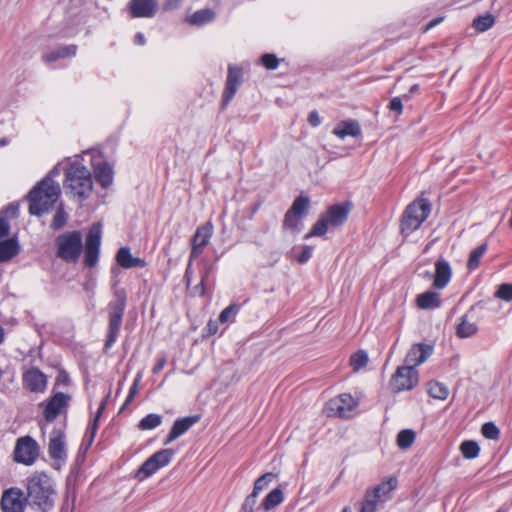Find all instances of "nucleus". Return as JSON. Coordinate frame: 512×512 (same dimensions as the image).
Returning <instances> with one entry per match:
<instances>
[{"mask_svg":"<svg viewBox=\"0 0 512 512\" xmlns=\"http://www.w3.org/2000/svg\"><path fill=\"white\" fill-rule=\"evenodd\" d=\"M26 498L28 504L41 512L53 509L56 490L51 477L46 472H34L26 479Z\"/></svg>","mask_w":512,"mask_h":512,"instance_id":"nucleus-1","label":"nucleus"},{"mask_svg":"<svg viewBox=\"0 0 512 512\" xmlns=\"http://www.w3.org/2000/svg\"><path fill=\"white\" fill-rule=\"evenodd\" d=\"M63 186L67 195L83 202L93 192L92 173L87 167L72 163L65 170Z\"/></svg>","mask_w":512,"mask_h":512,"instance_id":"nucleus-2","label":"nucleus"},{"mask_svg":"<svg viewBox=\"0 0 512 512\" xmlns=\"http://www.w3.org/2000/svg\"><path fill=\"white\" fill-rule=\"evenodd\" d=\"M60 187L51 179L41 180L29 193V213L42 216L49 212L60 197Z\"/></svg>","mask_w":512,"mask_h":512,"instance_id":"nucleus-3","label":"nucleus"},{"mask_svg":"<svg viewBox=\"0 0 512 512\" xmlns=\"http://www.w3.org/2000/svg\"><path fill=\"white\" fill-rule=\"evenodd\" d=\"M352 205L349 202L333 204L327 207L310 231L305 235V239L311 237L323 236L327 233L329 227H339L343 225L349 216Z\"/></svg>","mask_w":512,"mask_h":512,"instance_id":"nucleus-4","label":"nucleus"},{"mask_svg":"<svg viewBox=\"0 0 512 512\" xmlns=\"http://www.w3.org/2000/svg\"><path fill=\"white\" fill-rule=\"evenodd\" d=\"M431 213V204L427 198H417L404 210L400 220V231L405 237L412 234L423 224Z\"/></svg>","mask_w":512,"mask_h":512,"instance_id":"nucleus-5","label":"nucleus"},{"mask_svg":"<svg viewBox=\"0 0 512 512\" xmlns=\"http://www.w3.org/2000/svg\"><path fill=\"white\" fill-rule=\"evenodd\" d=\"M115 300L108 304V332L104 344V350L108 351L117 341L122 320L126 308L127 296L124 289H117L114 292Z\"/></svg>","mask_w":512,"mask_h":512,"instance_id":"nucleus-6","label":"nucleus"},{"mask_svg":"<svg viewBox=\"0 0 512 512\" xmlns=\"http://www.w3.org/2000/svg\"><path fill=\"white\" fill-rule=\"evenodd\" d=\"M56 256L66 263H77L82 251V234L78 230L68 231L57 236L55 240Z\"/></svg>","mask_w":512,"mask_h":512,"instance_id":"nucleus-7","label":"nucleus"},{"mask_svg":"<svg viewBox=\"0 0 512 512\" xmlns=\"http://www.w3.org/2000/svg\"><path fill=\"white\" fill-rule=\"evenodd\" d=\"M40 456V445L30 435L16 439L12 459L17 464L32 466Z\"/></svg>","mask_w":512,"mask_h":512,"instance_id":"nucleus-8","label":"nucleus"},{"mask_svg":"<svg viewBox=\"0 0 512 512\" xmlns=\"http://www.w3.org/2000/svg\"><path fill=\"white\" fill-rule=\"evenodd\" d=\"M311 207L310 198L304 194H300L295 198L291 207L286 211L282 223L284 230L298 232L302 224V220L308 214Z\"/></svg>","mask_w":512,"mask_h":512,"instance_id":"nucleus-9","label":"nucleus"},{"mask_svg":"<svg viewBox=\"0 0 512 512\" xmlns=\"http://www.w3.org/2000/svg\"><path fill=\"white\" fill-rule=\"evenodd\" d=\"M173 455L174 451L170 448L161 449L155 452L139 467L136 471L135 477L139 481H144L159 469L167 466L171 462Z\"/></svg>","mask_w":512,"mask_h":512,"instance_id":"nucleus-10","label":"nucleus"},{"mask_svg":"<svg viewBox=\"0 0 512 512\" xmlns=\"http://www.w3.org/2000/svg\"><path fill=\"white\" fill-rule=\"evenodd\" d=\"M212 235L213 224L211 222H206L196 229L191 242L190 261L185 271V279L187 281V285H190L191 283V261L192 259H195L202 254L203 249L208 245Z\"/></svg>","mask_w":512,"mask_h":512,"instance_id":"nucleus-11","label":"nucleus"},{"mask_svg":"<svg viewBox=\"0 0 512 512\" xmlns=\"http://www.w3.org/2000/svg\"><path fill=\"white\" fill-rule=\"evenodd\" d=\"M419 382L418 370L411 365L399 366L390 379V387L393 392L412 390Z\"/></svg>","mask_w":512,"mask_h":512,"instance_id":"nucleus-12","label":"nucleus"},{"mask_svg":"<svg viewBox=\"0 0 512 512\" xmlns=\"http://www.w3.org/2000/svg\"><path fill=\"white\" fill-rule=\"evenodd\" d=\"M358 406V401L350 393H342L331 398L325 405L328 417L348 418Z\"/></svg>","mask_w":512,"mask_h":512,"instance_id":"nucleus-13","label":"nucleus"},{"mask_svg":"<svg viewBox=\"0 0 512 512\" xmlns=\"http://www.w3.org/2000/svg\"><path fill=\"white\" fill-rule=\"evenodd\" d=\"M101 246V224L95 223L90 228L83 246L84 265L88 268L96 266L99 260Z\"/></svg>","mask_w":512,"mask_h":512,"instance_id":"nucleus-14","label":"nucleus"},{"mask_svg":"<svg viewBox=\"0 0 512 512\" xmlns=\"http://www.w3.org/2000/svg\"><path fill=\"white\" fill-rule=\"evenodd\" d=\"M27 498L24 497L23 491L18 487H10L3 491L0 506L2 512H24Z\"/></svg>","mask_w":512,"mask_h":512,"instance_id":"nucleus-15","label":"nucleus"},{"mask_svg":"<svg viewBox=\"0 0 512 512\" xmlns=\"http://www.w3.org/2000/svg\"><path fill=\"white\" fill-rule=\"evenodd\" d=\"M49 457L59 466L65 463L67 459L65 433L60 428H54L49 437L48 443Z\"/></svg>","mask_w":512,"mask_h":512,"instance_id":"nucleus-16","label":"nucleus"},{"mask_svg":"<svg viewBox=\"0 0 512 512\" xmlns=\"http://www.w3.org/2000/svg\"><path fill=\"white\" fill-rule=\"evenodd\" d=\"M243 82V69L238 66L230 65L222 94V108H225L235 96L238 87Z\"/></svg>","mask_w":512,"mask_h":512,"instance_id":"nucleus-17","label":"nucleus"},{"mask_svg":"<svg viewBox=\"0 0 512 512\" xmlns=\"http://www.w3.org/2000/svg\"><path fill=\"white\" fill-rule=\"evenodd\" d=\"M22 382L30 392L42 393L47 387V377L36 367H31L23 373Z\"/></svg>","mask_w":512,"mask_h":512,"instance_id":"nucleus-18","label":"nucleus"},{"mask_svg":"<svg viewBox=\"0 0 512 512\" xmlns=\"http://www.w3.org/2000/svg\"><path fill=\"white\" fill-rule=\"evenodd\" d=\"M433 353V347L424 343L413 344L405 356V363L417 367L424 363Z\"/></svg>","mask_w":512,"mask_h":512,"instance_id":"nucleus-19","label":"nucleus"},{"mask_svg":"<svg viewBox=\"0 0 512 512\" xmlns=\"http://www.w3.org/2000/svg\"><path fill=\"white\" fill-rule=\"evenodd\" d=\"M129 13L132 18L154 17L157 13V3L155 0H131Z\"/></svg>","mask_w":512,"mask_h":512,"instance_id":"nucleus-20","label":"nucleus"},{"mask_svg":"<svg viewBox=\"0 0 512 512\" xmlns=\"http://www.w3.org/2000/svg\"><path fill=\"white\" fill-rule=\"evenodd\" d=\"M453 272L447 260L440 257L435 262V273L433 277V287L436 289H444L450 282Z\"/></svg>","mask_w":512,"mask_h":512,"instance_id":"nucleus-21","label":"nucleus"},{"mask_svg":"<svg viewBox=\"0 0 512 512\" xmlns=\"http://www.w3.org/2000/svg\"><path fill=\"white\" fill-rule=\"evenodd\" d=\"M69 400V396L62 392L56 393L52 396L44 409V417L47 421H53L61 411L67 406Z\"/></svg>","mask_w":512,"mask_h":512,"instance_id":"nucleus-22","label":"nucleus"},{"mask_svg":"<svg viewBox=\"0 0 512 512\" xmlns=\"http://www.w3.org/2000/svg\"><path fill=\"white\" fill-rule=\"evenodd\" d=\"M198 420V416H187L177 419L174 422L170 432L168 433L164 444L167 445L179 438L181 435L186 433L195 423H197Z\"/></svg>","mask_w":512,"mask_h":512,"instance_id":"nucleus-23","label":"nucleus"},{"mask_svg":"<svg viewBox=\"0 0 512 512\" xmlns=\"http://www.w3.org/2000/svg\"><path fill=\"white\" fill-rule=\"evenodd\" d=\"M93 171L96 181L102 188L110 187L114 179L113 167L106 161L94 162Z\"/></svg>","mask_w":512,"mask_h":512,"instance_id":"nucleus-24","label":"nucleus"},{"mask_svg":"<svg viewBox=\"0 0 512 512\" xmlns=\"http://www.w3.org/2000/svg\"><path fill=\"white\" fill-rule=\"evenodd\" d=\"M116 261L118 265L124 269L135 267L143 268L147 265L146 261L139 257H134L131 254L129 247H121L116 254Z\"/></svg>","mask_w":512,"mask_h":512,"instance_id":"nucleus-25","label":"nucleus"},{"mask_svg":"<svg viewBox=\"0 0 512 512\" xmlns=\"http://www.w3.org/2000/svg\"><path fill=\"white\" fill-rule=\"evenodd\" d=\"M416 305L419 309L428 310L441 306L440 295L434 291H426L416 297Z\"/></svg>","mask_w":512,"mask_h":512,"instance_id":"nucleus-26","label":"nucleus"},{"mask_svg":"<svg viewBox=\"0 0 512 512\" xmlns=\"http://www.w3.org/2000/svg\"><path fill=\"white\" fill-rule=\"evenodd\" d=\"M333 134L340 139L347 136L357 137L361 134V129L356 121H341L333 130Z\"/></svg>","mask_w":512,"mask_h":512,"instance_id":"nucleus-27","label":"nucleus"},{"mask_svg":"<svg viewBox=\"0 0 512 512\" xmlns=\"http://www.w3.org/2000/svg\"><path fill=\"white\" fill-rule=\"evenodd\" d=\"M77 52V46L74 44L65 45L55 51H51L42 56V60L46 63L55 62L62 58H68L75 56Z\"/></svg>","mask_w":512,"mask_h":512,"instance_id":"nucleus-28","label":"nucleus"},{"mask_svg":"<svg viewBox=\"0 0 512 512\" xmlns=\"http://www.w3.org/2000/svg\"><path fill=\"white\" fill-rule=\"evenodd\" d=\"M284 501V493L283 490L279 487L271 490L261 502L259 509H263L264 511H270L276 508Z\"/></svg>","mask_w":512,"mask_h":512,"instance_id":"nucleus-29","label":"nucleus"},{"mask_svg":"<svg viewBox=\"0 0 512 512\" xmlns=\"http://www.w3.org/2000/svg\"><path fill=\"white\" fill-rule=\"evenodd\" d=\"M215 12L210 8L200 9L195 11L188 17V22L191 25L203 26L212 22L215 19Z\"/></svg>","mask_w":512,"mask_h":512,"instance_id":"nucleus-30","label":"nucleus"},{"mask_svg":"<svg viewBox=\"0 0 512 512\" xmlns=\"http://www.w3.org/2000/svg\"><path fill=\"white\" fill-rule=\"evenodd\" d=\"M19 253V245L13 238L0 242V262H6Z\"/></svg>","mask_w":512,"mask_h":512,"instance_id":"nucleus-31","label":"nucleus"},{"mask_svg":"<svg viewBox=\"0 0 512 512\" xmlns=\"http://www.w3.org/2000/svg\"><path fill=\"white\" fill-rule=\"evenodd\" d=\"M379 502H382V495H378L377 492L368 489L361 503L360 512H376Z\"/></svg>","mask_w":512,"mask_h":512,"instance_id":"nucleus-32","label":"nucleus"},{"mask_svg":"<svg viewBox=\"0 0 512 512\" xmlns=\"http://www.w3.org/2000/svg\"><path fill=\"white\" fill-rule=\"evenodd\" d=\"M478 327L474 322L468 319L467 315H463L460 319V323L457 325L456 334L460 338L471 337L476 334Z\"/></svg>","mask_w":512,"mask_h":512,"instance_id":"nucleus-33","label":"nucleus"},{"mask_svg":"<svg viewBox=\"0 0 512 512\" xmlns=\"http://www.w3.org/2000/svg\"><path fill=\"white\" fill-rule=\"evenodd\" d=\"M487 250H488V244L485 242L470 252L468 260H467V269L469 271H474L479 267L481 259L484 256V254L487 252Z\"/></svg>","mask_w":512,"mask_h":512,"instance_id":"nucleus-34","label":"nucleus"},{"mask_svg":"<svg viewBox=\"0 0 512 512\" xmlns=\"http://www.w3.org/2000/svg\"><path fill=\"white\" fill-rule=\"evenodd\" d=\"M398 480L395 476H390L383 480L381 483L376 485L372 490L377 492L378 495H382V501H385L386 497L397 488Z\"/></svg>","mask_w":512,"mask_h":512,"instance_id":"nucleus-35","label":"nucleus"},{"mask_svg":"<svg viewBox=\"0 0 512 512\" xmlns=\"http://www.w3.org/2000/svg\"><path fill=\"white\" fill-rule=\"evenodd\" d=\"M369 358L365 350H358L350 356L349 364L354 372H359L362 368L366 367Z\"/></svg>","mask_w":512,"mask_h":512,"instance_id":"nucleus-36","label":"nucleus"},{"mask_svg":"<svg viewBox=\"0 0 512 512\" xmlns=\"http://www.w3.org/2000/svg\"><path fill=\"white\" fill-rule=\"evenodd\" d=\"M162 423V416L155 413H150L143 417L137 427L139 430L146 431V430H152L160 426Z\"/></svg>","mask_w":512,"mask_h":512,"instance_id":"nucleus-37","label":"nucleus"},{"mask_svg":"<svg viewBox=\"0 0 512 512\" xmlns=\"http://www.w3.org/2000/svg\"><path fill=\"white\" fill-rule=\"evenodd\" d=\"M428 393L435 399L445 400L449 395V389L443 383L430 381L428 383Z\"/></svg>","mask_w":512,"mask_h":512,"instance_id":"nucleus-38","label":"nucleus"},{"mask_svg":"<svg viewBox=\"0 0 512 512\" xmlns=\"http://www.w3.org/2000/svg\"><path fill=\"white\" fill-rule=\"evenodd\" d=\"M495 23V17L488 13L480 15L473 20V28L478 32H485L489 30Z\"/></svg>","mask_w":512,"mask_h":512,"instance_id":"nucleus-39","label":"nucleus"},{"mask_svg":"<svg viewBox=\"0 0 512 512\" xmlns=\"http://www.w3.org/2000/svg\"><path fill=\"white\" fill-rule=\"evenodd\" d=\"M460 451L464 458L466 459H474L480 453V447L477 442L466 440L461 443Z\"/></svg>","mask_w":512,"mask_h":512,"instance_id":"nucleus-40","label":"nucleus"},{"mask_svg":"<svg viewBox=\"0 0 512 512\" xmlns=\"http://www.w3.org/2000/svg\"><path fill=\"white\" fill-rule=\"evenodd\" d=\"M415 433L412 430H402L397 435V445L400 449H408L415 442Z\"/></svg>","mask_w":512,"mask_h":512,"instance_id":"nucleus-41","label":"nucleus"},{"mask_svg":"<svg viewBox=\"0 0 512 512\" xmlns=\"http://www.w3.org/2000/svg\"><path fill=\"white\" fill-rule=\"evenodd\" d=\"M67 220H68V214L64 210L63 205L60 204L58 206V208L56 209V212H55V214L53 216V219L51 221L50 227L53 230H59V229L63 228L66 225Z\"/></svg>","mask_w":512,"mask_h":512,"instance_id":"nucleus-42","label":"nucleus"},{"mask_svg":"<svg viewBox=\"0 0 512 512\" xmlns=\"http://www.w3.org/2000/svg\"><path fill=\"white\" fill-rule=\"evenodd\" d=\"M274 474L271 472L264 473L260 477H258L253 485L252 492L259 495L264 489L268 487L270 482L274 479Z\"/></svg>","mask_w":512,"mask_h":512,"instance_id":"nucleus-43","label":"nucleus"},{"mask_svg":"<svg viewBox=\"0 0 512 512\" xmlns=\"http://www.w3.org/2000/svg\"><path fill=\"white\" fill-rule=\"evenodd\" d=\"M238 312H239V306L235 303L230 304L229 306H227L225 309H223L221 311L218 320L220 323H226L228 321L233 322L234 318Z\"/></svg>","mask_w":512,"mask_h":512,"instance_id":"nucleus-44","label":"nucleus"},{"mask_svg":"<svg viewBox=\"0 0 512 512\" xmlns=\"http://www.w3.org/2000/svg\"><path fill=\"white\" fill-rule=\"evenodd\" d=\"M210 274H211L210 268H205L203 271H201V280H200L199 284H197L193 288L194 295L203 297L206 294V290H207L206 283L208 281Z\"/></svg>","mask_w":512,"mask_h":512,"instance_id":"nucleus-45","label":"nucleus"},{"mask_svg":"<svg viewBox=\"0 0 512 512\" xmlns=\"http://www.w3.org/2000/svg\"><path fill=\"white\" fill-rule=\"evenodd\" d=\"M482 435L490 440H497L500 436V430L493 422H486L481 428Z\"/></svg>","mask_w":512,"mask_h":512,"instance_id":"nucleus-46","label":"nucleus"},{"mask_svg":"<svg viewBox=\"0 0 512 512\" xmlns=\"http://www.w3.org/2000/svg\"><path fill=\"white\" fill-rule=\"evenodd\" d=\"M495 297L507 302L512 301V284L504 283L498 286Z\"/></svg>","mask_w":512,"mask_h":512,"instance_id":"nucleus-47","label":"nucleus"},{"mask_svg":"<svg viewBox=\"0 0 512 512\" xmlns=\"http://www.w3.org/2000/svg\"><path fill=\"white\" fill-rule=\"evenodd\" d=\"M257 494L251 492L242 503L239 512H255L257 500H258Z\"/></svg>","mask_w":512,"mask_h":512,"instance_id":"nucleus-48","label":"nucleus"},{"mask_svg":"<svg viewBox=\"0 0 512 512\" xmlns=\"http://www.w3.org/2000/svg\"><path fill=\"white\" fill-rule=\"evenodd\" d=\"M261 64L268 70H274L279 66V59L275 54L266 53L261 56Z\"/></svg>","mask_w":512,"mask_h":512,"instance_id":"nucleus-49","label":"nucleus"},{"mask_svg":"<svg viewBox=\"0 0 512 512\" xmlns=\"http://www.w3.org/2000/svg\"><path fill=\"white\" fill-rule=\"evenodd\" d=\"M388 108L395 112L397 115H401L403 112V104L400 97H394L390 100Z\"/></svg>","mask_w":512,"mask_h":512,"instance_id":"nucleus-50","label":"nucleus"},{"mask_svg":"<svg viewBox=\"0 0 512 512\" xmlns=\"http://www.w3.org/2000/svg\"><path fill=\"white\" fill-rule=\"evenodd\" d=\"M312 256V247L311 246H304L301 253L297 256V261L300 264H305L309 261V259Z\"/></svg>","mask_w":512,"mask_h":512,"instance_id":"nucleus-51","label":"nucleus"},{"mask_svg":"<svg viewBox=\"0 0 512 512\" xmlns=\"http://www.w3.org/2000/svg\"><path fill=\"white\" fill-rule=\"evenodd\" d=\"M218 322L216 320L210 319L204 328V336L210 337L215 335L218 332Z\"/></svg>","mask_w":512,"mask_h":512,"instance_id":"nucleus-52","label":"nucleus"},{"mask_svg":"<svg viewBox=\"0 0 512 512\" xmlns=\"http://www.w3.org/2000/svg\"><path fill=\"white\" fill-rule=\"evenodd\" d=\"M105 405H106V402L105 401H102L99 408H98V411H97V415L95 416L94 418V421H93V426H92V432H91V437H90V440H89V444H91V442L93 441L94 439V436H95V433H96V430H97V423H98V420L105 408Z\"/></svg>","mask_w":512,"mask_h":512,"instance_id":"nucleus-53","label":"nucleus"},{"mask_svg":"<svg viewBox=\"0 0 512 512\" xmlns=\"http://www.w3.org/2000/svg\"><path fill=\"white\" fill-rule=\"evenodd\" d=\"M166 363H167V359L165 356L159 357L157 359L155 365L152 368V373L153 374L160 373V371H162V369L165 367Z\"/></svg>","mask_w":512,"mask_h":512,"instance_id":"nucleus-54","label":"nucleus"},{"mask_svg":"<svg viewBox=\"0 0 512 512\" xmlns=\"http://www.w3.org/2000/svg\"><path fill=\"white\" fill-rule=\"evenodd\" d=\"M308 122L312 127H317L320 125L321 120L319 114L316 110H313L308 115Z\"/></svg>","mask_w":512,"mask_h":512,"instance_id":"nucleus-55","label":"nucleus"},{"mask_svg":"<svg viewBox=\"0 0 512 512\" xmlns=\"http://www.w3.org/2000/svg\"><path fill=\"white\" fill-rule=\"evenodd\" d=\"M9 223L6 219L0 217V238H3L9 234Z\"/></svg>","mask_w":512,"mask_h":512,"instance_id":"nucleus-56","label":"nucleus"},{"mask_svg":"<svg viewBox=\"0 0 512 512\" xmlns=\"http://www.w3.org/2000/svg\"><path fill=\"white\" fill-rule=\"evenodd\" d=\"M140 380H141V375L138 374L135 377V379H134V381H133V383H132V385H131V387L129 389V392H128L129 396H133V397L136 396V394L138 393V385H139Z\"/></svg>","mask_w":512,"mask_h":512,"instance_id":"nucleus-57","label":"nucleus"},{"mask_svg":"<svg viewBox=\"0 0 512 512\" xmlns=\"http://www.w3.org/2000/svg\"><path fill=\"white\" fill-rule=\"evenodd\" d=\"M419 89V84H413L409 89V93L404 95V98L409 99L412 95L417 94L419 92Z\"/></svg>","mask_w":512,"mask_h":512,"instance_id":"nucleus-58","label":"nucleus"},{"mask_svg":"<svg viewBox=\"0 0 512 512\" xmlns=\"http://www.w3.org/2000/svg\"><path fill=\"white\" fill-rule=\"evenodd\" d=\"M442 20H443V18H442V17H439V18L433 19L432 21H430V22L426 25V27H425L424 31L426 32V31L430 30L431 28L435 27V26H436L437 24H439Z\"/></svg>","mask_w":512,"mask_h":512,"instance_id":"nucleus-59","label":"nucleus"},{"mask_svg":"<svg viewBox=\"0 0 512 512\" xmlns=\"http://www.w3.org/2000/svg\"><path fill=\"white\" fill-rule=\"evenodd\" d=\"M135 44L137 45H144L145 44V37L142 33H137L134 39Z\"/></svg>","mask_w":512,"mask_h":512,"instance_id":"nucleus-60","label":"nucleus"},{"mask_svg":"<svg viewBox=\"0 0 512 512\" xmlns=\"http://www.w3.org/2000/svg\"><path fill=\"white\" fill-rule=\"evenodd\" d=\"M17 210H18L17 206H15L13 204L8 205L6 208V212H10L11 214H16Z\"/></svg>","mask_w":512,"mask_h":512,"instance_id":"nucleus-61","label":"nucleus"},{"mask_svg":"<svg viewBox=\"0 0 512 512\" xmlns=\"http://www.w3.org/2000/svg\"><path fill=\"white\" fill-rule=\"evenodd\" d=\"M261 207V202H258L256 204H254L251 208V213L252 215H254L255 213H257V211L260 209Z\"/></svg>","mask_w":512,"mask_h":512,"instance_id":"nucleus-62","label":"nucleus"},{"mask_svg":"<svg viewBox=\"0 0 512 512\" xmlns=\"http://www.w3.org/2000/svg\"><path fill=\"white\" fill-rule=\"evenodd\" d=\"M5 340V329L0 325V345L4 342Z\"/></svg>","mask_w":512,"mask_h":512,"instance_id":"nucleus-63","label":"nucleus"},{"mask_svg":"<svg viewBox=\"0 0 512 512\" xmlns=\"http://www.w3.org/2000/svg\"><path fill=\"white\" fill-rule=\"evenodd\" d=\"M134 398H135V397H133V396H129V395H127L126 400H125V402H124V405H123L122 409H124L126 406H128V405L133 401V399H134Z\"/></svg>","mask_w":512,"mask_h":512,"instance_id":"nucleus-64","label":"nucleus"}]
</instances>
